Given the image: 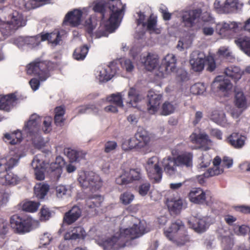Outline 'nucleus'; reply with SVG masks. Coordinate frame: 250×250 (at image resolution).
Segmentation results:
<instances>
[{
	"label": "nucleus",
	"instance_id": "1",
	"mask_svg": "<svg viewBox=\"0 0 250 250\" xmlns=\"http://www.w3.org/2000/svg\"><path fill=\"white\" fill-rule=\"evenodd\" d=\"M123 221L128 227L120 229L119 232L103 240L101 246L104 250H117L123 248L128 241L139 238L150 231L145 221H140L132 215L125 216Z\"/></svg>",
	"mask_w": 250,
	"mask_h": 250
},
{
	"label": "nucleus",
	"instance_id": "2",
	"mask_svg": "<svg viewBox=\"0 0 250 250\" xmlns=\"http://www.w3.org/2000/svg\"><path fill=\"white\" fill-rule=\"evenodd\" d=\"M107 8L111 12L108 20V23L105 26V31L101 32V30H99L96 33V36L99 38L102 36H106V32L112 33L119 26V11L117 9H115L114 5L111 6L110 3H106L105 1L101 0L95 3L93 9L94 12L100 13L101 19L103 20L104 19L105 11Z\"/></svg>",
	"mask_w": 250,
	"mask_h": 250
},
{
	"label": "nucleus",
	"instance_id": "3",
	"mask_svg": "<svg viewBox=\"0 0 250 250\" xmlns=\"http://www.w3.org/2000/svg\"><path fill=\"white\" fill-rule=\"evenodd\" d=\"M165 236L170 241L184 245L189 240L185 230V225L180 219L172 221L169 227L164 229Z\"/></svg>",
	"mask_w": 250,
	"mask_h": 250
},
{
	"label": "nucleus",
	"instance_id": "4",
	"mask_svg": "<svg viewBox=\"0 0 250 250\" xmlns=\"http://www.w3.org/2000/svg\"><path fill=\"white\" fill-rule=\"evenodd\" d=\"M52 64L51 62L37 59L26 65V73L29 75L38 77L42 82L45 81L50 76Z\"/></svg>",
	"mask_w": 250,
	"mask_h": 250
},
{
	"label": "nucleus",
	"instance_id": "5",
	"mask_svg": "<svg viewBox=\"0 0 250 250\" xmlns=\"http://www.w3.org/2000/svg\"><path fill=\"white\" fill-rule=\"evenodd\" d=\"M9 223L14 232L17 234H23L30 232L32 229V219L25 216H21L17 214L10 217Z\"/></svg>",
	"mask_w": 250,
	"mask_h": 250
},
{
	"label": "nucleus",
	"instance_id": "6",
	"mask_svg": "<svg viewBox=\"0 0 250 250\" xmlns=\"http://www.w3.org/2000/svg\"><path fill=\"white\" fill-rule=\"evenodd\" d=\"M143 177L142 171L139 168L124 169L116 178L115 183L120 186L127 185L136 181L142 180Z\"/></svg>",
	"mask_w": 250,
	"mask_h": 250
},
{
	"label": "nucleus",
	"instance_id": "7",
	"mask_svg": "<svg viewBox=\"0 0 250 250\" xmlns=\"http://www.w3.org/2000/svg\"><path fill=\"white\" fill-rule=\"evenodd\" d=\"M10 20L3 25L0 31L3 36L8 37L19 27L25 25L22 15L17 11H14L9 15Z\"/></svg>",
	"mask_w": 250,
	"mask_h": 250
},
{
	"label": "nucleus",
	"instance_id": "8",
	"mask_svg": "<svg viewBox=\"0 0 250 250\" xmlns=\"http://www.w3.org/2000/svg\"><path fill=\"white\" fill-rule=\"evenodd\" d=\"M81 187L89 188L92 191L99 190L102 186V181L99 176L93 172H84L78 178Z\"/></svg>",
	"mask_w": 250,
	"mask_h": 250
},
{
	"label": "nucleus",
	"instance_id": "9",
	"mask_svg": "<svg viewBox=\"0 0 250 250\" xmlns=\"http://www.w3.org/2000/svg\"><path fill=\"white\" fill-rule=\"evenodd\" d=\"M41 119L36 114H32L29 120L25 124L23 131L28 136L32 137L37 134L40 131Z\"/></svg>",
	"mask_w": 250,
	"mask_h": 250
},
{
	"label": "nucleus",
	"instance_id": "10",
	"mask_svg": "<svg viewBox=\"0 0 250 250\" xmlns=\"http://www.w3.org/2000/svg\"><path fill=\"white\" fill-rule=\"evenodd\" d=\"M103 201L104 198L101 195H94L89 196L85 200L84 208L89 213L97 214Z\"/></svg>",
	"mask_w": 250,
	"mask_h": 250
},
{
	"label": "nucleus",
	"instance_id": "11",
	"mask_svg": "<svg viewBox=\"0 0 250 250\" xmlns=\"http://www.w3.org/2000/svg\"><path fill=\"white\" fill-rule=\"evenodd\" d=\"M201 13L202 10L200 9L186 11L182 13V22L185 26L192 27L195 25L196 21L200 17Z\"/></svg>",
	"mask_w": 250,
	"mask_h": 250
},
{
	"label": "nucleus",
	"instance_id": "12",
	"mask_svg": "<svg viewBox=\"0 0 250 250\" xmlns=\"http://www.w3.org/2000/svg\"><path fill=\"white\" fill-rule=\"evenodd\" d=\"M176 59L174 55L167 54L162 60L159 67V71L163 75L174 71L176 67Z\"/></svg>",
	"mask_w": 250,
	"mask_h": 250
},
{
	"label": "nucleus",
	"instance_id": "13",
	"mask_svg": "<svg viewBox=\"0 0 250 250\" xmlns=\"http://www.w3.org/2000/svg\"><path fill=\"white\" fill-rule=\"evenodd\" d=\"M171 153L173 156H175L179 167H190L192 166L193 155L192 152L186 151L178 154L177 150L173 149Z\"/></svg>",
	"mask_w": 250,
	"mask_h": 250
},
{
	"label": "nucleus",
	"instance_id": "14",
	"mask_svg": "<svg viewBox=\"0 0 250 250\" xmlns=\"http://www.w3.org/2000/svg\"><path fill=\"white\" fill-rule=\"evenodd\" d=\"M139 151L144 150L149 147L151 138L148 132L143 128H138L135 134Z\"/></svg>",
	"mask_w": 250,
	"mask_h": 250
},
{
	"label": "nucleus",
	"instance_id": "15",
	"mask_svg": "<svg viewBox=\"0 0 250 250\" xmlns=\"http://www.w3.org/2000/svg\"><path fill=\"white\" fill-rule=\"evenodd\" d=\"M117 67L116 64L111 62L109 65L105 67L99 68L98 78L100 82H106L109 81L117 72Z\"/></svg>",
	"mask_w": 250,
	"mask_h": 250
},
{
	"label": "nucleus",
	"instance_id": "16",
	"mask_svg": "<svg viewBox=\"0 0 250 250\" xmlns=\"http://www.w3.org/2000/svg\"><path fill=\"white\" fill-rule=\"evenodd\" d=\"M82 215V209L77 205L73 206L63 216L62 224L71 225L76 222Z\"/></svg>",
	"mask_w": 250,
	"mask_h": 250
},
{
	"label": "nucleus",
	"instance_id": "17",
	"mask_svg": "<svg viewBox=\"0 0 250 250\" xmlns=\"http://www.w3.org/2000/svg\"><path fill=\"white\" fill-rule=\"evenodd\" d=\"M208 190L205 191L200 188H192L188 194L189 201L194 204L203 205L206 202V195Z\"/></svg>",
	"mask_w": 250,
	"mask_h": 250
},
{
	"label": "nucleus",
	"instance_id": "18",
	"mask_svg": "<svg viewBox=\"0 0 250 250\" xmlns=\"http://www.w3.org/2000/svg\"><path fill=\"white\" fill-rule=\"evenodd\" d=\"M214 8L218 12L229 13L237 7L236 0H215Z\"/></svg>",
	"mask_w": 250,
	"mask_h": 250
},
{
	"label": "nucleus",
	"instance_id": "19",
	"mask_svg": "<svg viewBox=\"0 0 250 250\" xmlns=\"http://www.w3.org/2000/svg\"><path fill=\"white\" fill-rule=\"evenodd\" d=\"M162 167L165 172L168 175L172 176L177 173L179 167L175 157L167 156L162 161Z\"/></svg>",
	"mask_w": 250,
	"mask_h": 250
},
{
	"label": "nucleus",
	"instance_id": "20",
	"mask_svg": "<svg viewBox=\"0 0 250 250\" xmlns=\"http://www.w3.org/2000/svg\"><path fill=\"white\" fill-rule=\"evenodd\" d=\"M83 13L78 9L70 11L65 15L63 24H68L72 27H76L80 24Z\"/></svg>",
	"mask_w": 250,
	"mask_h": 250
},
{
	"label": "nucleus",
	"instance_id": "21",
	"mask_svg": "<svg viewBox=\"0 0 250 250\" xmlns=\"http://www.w3.org/2000/svg\"><path fill=\"white\" fill-rule=\"evenodd\" d=\"M18 160L19 159L11 157L0 158V178L15 166Z\"/></svg>",
	"mask_w": 250,
	"mask_h": 250
},
{
	"label": "nucleus",
	"instance_id": "22",
	"mask_svg": "<svg viewBox=\"0 0 250 250\" xmlns=\"http://www.w3.org/2000/svg\"><path fill=\"white\" fill-rule=\"evenodd\" d=\"M86 236V233L81 226L73 227L70 231L66 232L64 235L66 240H76L77 239H84Z\"/></svg>",
	"mask_w": 250,
	"mask_h": 250
},
{
	"label": "nucleus",
	"instance_id": "23",
	"mask_svg": "<svg viewBox=\"0 0 250 250\" xmlns=\"http://www.w3.org/2000/svg\"><path fill=\"white\" fill-rule=\"evenodd\" d=\"M147 111L151 114H155L159 109L162 101V96L153 93L148 95Z\"/></svg>",
	"mask_w": 250,
	"mask_h": 250
},
{
	"label": "nucleus",
	"instance_id": "24",
	"mask_svg": "<svg viewBox=\"0 0 250 250\" xmlns=\"http://www.w3.org/2000/svg\"><path fill=\"white\" fill-rule=\"evenodd\" d=\"M226 142L235 148H240L245 144V137L237 132H233L226 140Z\"/></svg>",
	"mask_w": 250,
	"mask_h": 250
},
{
	"label": "nucleus",
	"instance_id": "25",
	"mask_svg": "<svg viewBox=\"0 0 250 250\" xmlns=\"http://www.w3.org/2000/svg\"><path fill=\"white\" fill-rule=\"evenodd\" d=\"M224 74L235 82H237L244 74V71L240 67L236 65H230L224 70Z\"/></svg>",
	"mask_w": 250,
	"mask_h": 250
},
{
	"label": "nucleus",
	"instance_id": "26",
	"mask_svg": "<svg viewBox=\"0 0 250 250\" xmlns=\"http://www.w3.org/2000/svg\"><path fill=\"white\" fill-rule=\"evenodd\" d=\"M17 100L14 93L3 96L0 98V109L9 111Z\"/></svg>",
	"mask_w": 250,
	"mask_h": 250
},
{
	"label": "nucleus",
	"instance_id": "27",
	"mask_svg": "<svg viewBox=\"0 0 250 250\" xmlns=\"http://www.w3.org/2000/svg\"><path fill=\"white\" fill-rule=\"evenodd\" d=\"M142 62L148 71H152L158 65L159 58L157 55L148 53L146 57L142 59Z\"/></svg>",
	"mask_w": 250,
	"mask_h": 250
},
{
	"label": "nucleus",
	"instance_id": "28",
	"mask_svg": "<svg viewBox=\"0 0 250 250\" xmlns=\"http://www.w3.org/2000/svg\"><path fill=\"white\" fill-rule=\"evenodd\" d=\"M41 41L44 42L48 41L49 42L53 45H58L62 40V36L60 32L58 30L54 31L51 33H41Z\"/></svg>",
	"mask_w": 250,
	"mask_h": 250
},
{
	"label": "nucleus",
	"instance_id": "29",
	"mask_svg": "<svg viewBox=\"0 0 250 250\" xmlns=\"http://www.w3.org/2000/svg\"><path fill=\"white\" fill-rule=\"evenodd\" d=\"M167 205L171 214L177 215L181 212L183 204L181 199H172L167 200Z\"/></svg>",
	"mask_w": 250,
	"mask_h": 250
},
{
	"label": "nucleus",
	"instance_id": "30",
	"mask_svg": "<svg viewBox=\"0 0 250 250\" xmlns=\"http://www.w3.org/2000/svg\"><path fill=\"white\" fill-rule=\"evenodd\" d=\"M128 97L130 99L129 103L133 107H136L141 110L139 106V103L144 100L142 95L137 93L136 89L131 87L128 93Z\"/></svg>",
	"mask_w": 250,
	"mask_h": 250
},
{
	"label": "nucleus",
	"instance_id": "31",
	"mask_svg": "<svg viewBox=\"0 0 250 250\" xmlns=\"http://www.w3.org/2000/svg\"><path fill=\"white\" fill-rule=\"evenodd\" d=\"M20 179L17 175L11 172L10 170L5 174L4 176L0 178V184L2 185H15L18 184Z\"/></svg>",
	"mask_w": 250,
	"mask_h": 250
},
{
	"label": "nucleus",
	"instance_id": "32",
	"mask_svg": "<svg viewBox=\"0 0 250 250\" xmlns=\"http://www.w3.org/2000/svg\"><path fill=\"white\" fill-rule=\"evenodd\" d=\"M64 153L69 158L70 162H79L84 158L85 154L82 151H77L70 148L64 149Z\"/></svg>",
	"mask_w": 250,
	"mask_h": 250
},
{
	"label": "nucleus",
	"instance_id": "33",
	"mask_svg": "<svg viewBox=\"0 0 250 250\" xmlns=\"http://www.w3.org/2000/svg\"><path fill=\"white\" fill-rule=\"evenodd\" d=\"M236 44L248 56H250V38L248 37H240L235 39Z\"/></svg>",
	"mask_w": 250,
	"mask_h": 250
},
{
	"label": "nucleus",
	"instance_id": "34",
	"mask_svg": "<svg viewBox=\"0 0 250 250\" xmlns=\"http://www.w3.org/2000/svg\"><path fill=\"white\" fill-rule=\"evenodd\" d=\"M146 171L149 178L153 179L155 182L159 183L161 180L163 170L159 165L156 166L155 167H148Z\"/></svg>",
	"mask_w": 250,
	"mask_h": 250
},
{
	"label": "nucleus",
	"instance_id": "35",
	"mask_svg": "<svg viewBox=\"0 0 250 250\" xmlns=\"http://www.w3.org/2000/svg\"><path fill=\"white\" fill-rule=\"evenodd\" d=\"M236 26V24L235 22L230 23H219L217 24L216 26V31L220 35L225 37L231 29L235 28Z\"/></svg>",
	"mask_w": 250,
	"mask_h": 250
},
{
	"label": "nucleus",
	"instance_id": "36",
	"mask_svg": "<svg viewBox=\"0 0 250 250\" xmlns=\"http://www.w3.org/2000/svg\"><path fill=\"white\" fill-rule=\"evenodd\" d=\"M38 156H36L32 162V166L35 169V175L37 180L42 181L44 180L45 178L44 175V168L42 167H39L38 164L41 165L40 161L37 159Z\"/></svg>",
	"mask_w": 250,
	"mask_h": 250
},
{
	"label": "nucleus",
	"instance_id": "37",
	"mask_svg": "<svg viewBox=\"0 0 250 250\" xmlns=\"http://www.w3.org/2000/svg\"><path fill=\"white\" fill-rule=\"evenodd\" d=\"M190 226L196 232H201L206 229V222L203 219L194 218L189 221Z\"/></svg>",
	"mask_w": 250,
	"mask_h": 250
},
{
	"label": "nucleus",
	"instance_id": "38",
	"mask_svg": "<svg viewBox=\"0 0 250 250\" xmlns=\"http://www.w3.org/2000/svg\"><path fill=\"white\" fill-rule=\"evenodd\" d=\"M49 189L47 184L40 183L34 187V193L38 199H42L44 198Z\"/></svg>",
	"mask_w": 250,
	"mask_h": 250
},
{
	"label": "nucleus",
	"instance_id": "39",
	"mask_svg": "<svg viewBox=\"0 0 250 250\" xmlns=\"http://www.w3.org/2000/svg\"><path fill=\"white\" fill-rule=\"evenodd\" d=\"M65 162L63 158L61 156H57L55 162L50 164V168L52 172L58 174V177H59L62 173V168L64 166Z\"/></svg>",
	"mask_w": 250,
	"mask_h": 250
},
{
	"label": "nucleus",
	"instance_id": "40",
	"mask_svg": "<svg viewBox=\"0 0 250 250\" xmlns=\"http://www.w3.org/2000/svg\"><path fill=\"white\" fill-rule=\"evenodd\" d=\"M122 148L125 151L132 150L139 151L135 136L124 140L122 144Z\"/></svg>",
	"mask_w": 250,
	"mask_h": 250
},
{
	"label": "nucleus",
	"instance_id": "41",
	"mask_svg": "<svg viewBox=\"0 0 250 250\" xmlns=\"http://www.w3.org/2000/svg\"><path fill=\"white\" fill-rule=\"evenodd\" d=\"M88 50V47L85 45L76 48L73 53L74 59L77 61L83 60L86 57Z\"/></svg>",
	"mask_w": 250,
	"mask_h": 250
},
{
	"label": "nucleus",
	"instance_id": "42",
	"mask_svg": "<svg viewBox=\"0 0 250 250\" xmlns=\"http://www.w3.org/2000/svg\"><path fill=\"white\" fill-rule=\"evenodd\" d=\"M214 83L219 82L217 88L222 92H227L232 88V84L229 80H222V76L216 77L214 81Z\"/></svg>",
	"mask_w": 250,
	"mask_h": 250
},
{
	"label": "nucleus",
	"instance_id": "43",
	"mask_svg": "<svg viewBox=\"0 0 250 250\" xmlns=\"http://www.w3.org/2000/svg\"><path fill=\"white\" fill-rule=\"evenodd\" d=\"M5 138L9 141L11 145H16L22 141V134L21 131H15L12 133H6L4 135Z\"/></svg>",
	"mask_w": 250,
	"mask_h": 250
},
{
	"label": "nucleus",
	"instance_id": "44",
	"mask_svg": "<svg viewBox=\"0 0 250 250\" xmlns=\"http://www.w3.org/2000/svg\"><path fill=\"white\" fill-rule=\"evenodd\" d=\"M189 62L192 68L195 71H201L204 68L205 60L203 58L197 57L196 59H191Z\"/></svg>",
	"mask_w": 250,
	"mask_h": 250
},
{
	"label": "nucleus",
	"instance_id": "45",
	"mask_svg": "<svg viewBox=\"0 0 250 250\" xmlns=\"http://www.w3.org/2000/svg\"><path fill=\"white\" fill-rule=\"evenodd\" d=\"M235 103L238 108L244 109L247 108L246 99L243 92L240 91L236 93Z\"/></svg>",
	"mask_w": 250,
	"mask_h": 250
},
{
	"label": "nucleus",
	"instance_id": "46",
	"mask_svg": "<svg viewBox=\"0 0 250 250\" xmlns=\"http://www.w3.org/2000/svg\"><path fill=\"white\" fill-rule=\"evenodd\" d=\"M176 108V104L173 102H165L162 106L161 114L163 115H168L174 112Z\"/></svg>",
	"mask_w": 250,
	"mask_h": 250
},
{
	"label": "nucleus",
	"instance_id": "47",
	"mask_svg": "<svg viewBox=\"0 0 250 250\" xmlns=\"http://www.w3.org/2000/svg\"><path fill=\"white\" fill-rule=\"evenodd\" d=\"M40 205L39 202L27 201L22 204V209L26 212H35L38 210Z\"/></svg>",
	"mask_w": 250,
	"mask_h": 250
},
{
	"label": "nucleus",
	"instance_id": "48",
	"mask_svg": "<svg viewBox=\"0 0 250 250\" xmlns=\"http://www.w3.org/2000/svg\"><path fill=\"white\" fill-rule=\"evenodd\" d=\"M107 100L110 103L114 104L119 107H123L124 106L123 98L120 93L113 94L107 97Z\"/></svg>",
	"mask_w": 250,
	"mask_h": 250
},
{
	"label": "nucleus",
	"instance_id": "49",
	"mask_svg": "<svg viewBox=\"0 0 250 250\" xmlns=\"http://www.w3.org/2000/svg\"><path fill=\"white\" fill-rule=\"evenodd\" d=\"M9 224L7 221L2 218H0V238H5L9 232Z\"/></svg>",
	"mask_w": 250,
	"mask_h": 250
},
{
	"label": "nucleus",
	"instance_id": "50",
	"mask_svg": "<svg viewBox=\"0 0 250 250\" xmlns=\"http://www.w3.org/2000/svg\"><path fill=\"white\" fill-rule=\"evenodd\" d=\"M39 214L40 220L41 221H46L51 218L52 212L48 208L45 206H43L40 209Z\"/></svg>",
	"mask_w": 250,
	"mask_h": 250
},
{
	"label": "nucleus",
	"instance_id": "51",
	"mask_svg": "<svg viewBox=\"0 0 250 250\" xmlns=\"http://www.w3.org/2000/svg\"><path fill=\"white\" fill-rule=\"evenodd\" d=\"M206 86L203 83H197L190 88L191 92L194 95H201L206 91Z\"/></svg>",
	"mask_w": 250,
	"mask_h": 250
},
{
	"label": "nucleus",
	"instance_id": "52",
	"mask_svg": "<svg viewBox=\"0 0 250 250\" xmlns=\"http://www.w3.org/2000/svg\"><path fill=\"white\" fill-rule=\"evenodd\" d=\"M41 33L33 37H26V45L34 47L38 46L41 42Z\"/></svg>",
	"mask_w": 250,
	"mask_h": 250
},
{
	"label": "nucleus",
	"instance_id": "53",
	"mask_svg": "<svg viewBox=\"0 0 250 250\" xmlns=\"http://www.w3.org/2000/svg\"><path fill=\"white\" fill-rule=\"evenodd\" d=\"M106 3H110V5H115V9L119 11V17L122 14L124 13L125 9V4H123L121 0H108Z\"/></svg>",
	"mask_w": 250,
	"mask_h": 250
},
{
	"label": "nucleus",
	"instance_id": "54",
	"mask_svg": "<svg viewBox=\"0 0 250 250\" xmlns=\"http://www.w3.org/2000/svg\"><path fill=\"white\" fill-rule=\"evenodd\" d=\"M223 172V169L218 167H213L212 168H208L203 174L205 178H209L210 177L214 176L220 174Z\"/></svg>",
	"mask_w": 250,
	"mask_h": 250
},
{
	"label": "nucleus",
	"instance_id": "55",
	"mask_svg": "<svg viewBox=\"0 0 250 250\" xmlns=\"http://www.w3.org/2000/svg\"><path fill=\"white\" fill-rule=\"evenodd\" d=\"M134 198V195L129 191H125L120 195L121 202L125 205L130 204Z\"/></svg>",
	"mask_w": 250,
	"mask_h": 250
},
{
	"label": "nucleus",
	"instance_id": "56",
	"mask_svg": "<svg viewBox=\"0 0 250 250\" xmlns=\"http://www.w3.org/2000/svg\"><path fill=\"white\" fill-rule=\"evenodd\" d=\"M151 185L149 182L146 181L141 184L138 188V192L142 196H145L149 192Z\"/></svg>",
	"mask_w": 250,
	"mask_h": 250
},
{
	"label": "nucleus",
	"instance_id": "57",
	"mask_svg": "<svg viewBox=\"0 0 250 250\" xmlns=\"http://www.w3.org/2000/svg\"><path fill=\"white\" fill-rule=\"evenodd\" d=\"M98 109L94 105H85L79 107L78 110L79 114H84L90 112H97Z\"/></svg>",
	"mask_w": 250,
	"mask_h": 250
},
{
	"label": "nucleus",
	"instance_id": "58",
	"mask_svg": "<svg viewBox=\"0 0 250 250\" xmlns=\"http://www.w3.org/2000/svg\"><path fill=\"white\" fill-rule=\"evenodd\" d=\"M96 24L93 22L91 18L85 21V28L86 32L91 37L93 35V30L96 27Z\"/></svg>",
	"mask_w": 250,
	"mask_h": 250
},
{
	"label": "nucleus",
	"instance_id": "59",
	"mask_svg": "<svg viewBox=\"0 0 250 250\" xmlns=\"http://www.w3.org/2000/svg\"><path fill=\"white\" fill-rule=\"evenodd\" d=\"M122 67L128 72H131L134 69L132 62L129 59H124L121 62Z\"/></svg>",
	"mask_w": 250,
	"mask_h": 250
},
{
	"label": "nucleus",
	"instance_id": "60",
	"mask_svg": "<svg viewBox=\"0 0 250 250\" xmlns=\"http://www.w3.org/2000/svg\"><path fill=\"white\" fill-rule=\"evenodd\" d=\"M146 24L148 30L155 31L157 25V17L153 15H151L148 19L147 23H146Z\"/></svg>",
	"mask_w": 250,
	"mask_h": 250
},
{
	"label": "nucleus",
	"instance_id": "61",
	"mask_svg": "<svg viewBox=\"0 0 250 250\" xmlns=\"http://www.w3.org/2000/svg\"><path fill=\"white\" fill-rule=\"evenodd\" d=\"M117 147V144L115 141H108L106 142L104 146V151L109 153L115 150Z\"/></svg>",
	"mask_w": 250,
	"mask_h": 250
},
{
	"label": "nucleus",
	"instance_id": "62",
	"mask_svg": "<svg viewBox=\"0 0 250 250\" xmlns=\"http://www.w3.org/2000/svg\"><path fill=\"white\" fill-rule=\"evenodd\" d=\"M52 118L50 117H46L43 122L42 129L45 133H48L51 130Z\"/></svg>",
	"mask_w": 250,
	"mask_h": 250
},
{
	"label": "nucleus",
	"instance_id": "63",
	"mask_svg": "<svg viewBox=\"0 0 250 250\" xmlns=\"http://www.w3.org/2000/svg\"><path fill=\"white\" fill-rule=\"evenodd\" d=\"M159 162L158 158L156 156H153L148 159L146 166V170L148 167H155L156 166H159Z\"/></svg>",
	"mask_w": 250,
	"mask_h": 250
},
{
	"label": "nucleus",
	"instance_id": "64",
	"mask_svg": "<svg viewBox=\"0 0 250 250\" xmlns=\"http://www.w3.org/2000/svg\"><path fill=\"white\" fill-rule=\"evenodd\" d=\"M56 190L57 197L61 198L66 193L67 189L65 186L60 185L56 187Z\"/></svg>",
	"mask_w": 250,
	"mask_h": 250
}]
</instances>
